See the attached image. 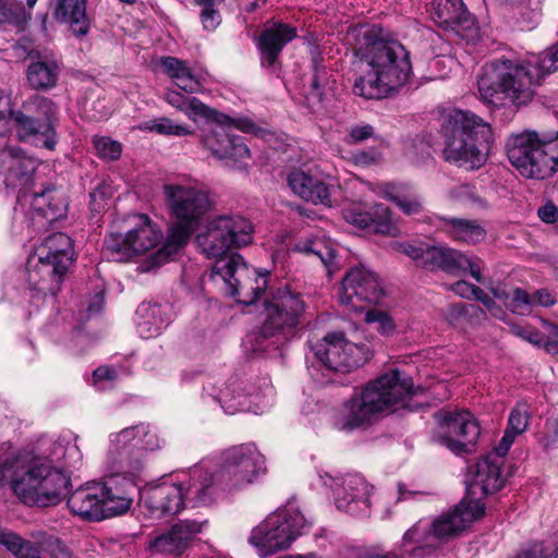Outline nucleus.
Here are the masks:
<instances>
[{
  "label": "nucleus",
  "mask_w": 558,
  "mask_h": 558,
  "mask_svg": "<svg viewBox=\"0 0 558 558\" xmlns=\"http://www.w3.org/2000/svg\"><path fill=\"white\" fill-rule=\"evenodd\" d=\"M558 70V43L553 50L523 62L495 59L477 77L480 99L495 109L519 111L529 106L549 73Z\"/></svg>",
  "instance_id": "obj_1"
},
{
  "label": "nucleus",
  "mask_w": 558,
  "mask_h": 558,
  "mask_svg": "<svg viewBox=\"0 0 558 558\" xmlns=\"http://www.w3.org/2000/svg\"><path fill=\"white\" fill-rule=\"evenodd\" d=\"M361 34L362 39L355 53L371 69L355 80L353 93L366 99L387 97L404 85L410 76L412 66L409 52L396 40L378 38L374 29H366Z\"/></svg>",
  "instance_id": "obj_2"
},
{
  "label": "nucleus",
  "mask_w": 558,
  "mask_h": 558,
  "mask_svg": "<svg viewBox=\"0 0 558 558\" xmlns=\"http://www.w3.org/2000/svg\"><path fill=\"white\" fill-rule=\"evenodd\" d=\"M9 485L28 505H58L66 495L70 478L52 460L14 453L0 463V487Z\"/></svg>",
  "instance_id": "obj_3"
},
{
  "label": "nucleus",
  "mask_w": 558,
  "mask_h": 558,
  "mask_svg": "<svg viewBox=\"0 0 558 558\" xmlns=\"http://www.w3.org/2000/svg\"><path fill=\"white\" fill-rule=\"evenodd\" d=\"M163 192L174 221L163 245L138 265L140 272L155 270L178 253L213 206L208 194L192 185L166 184Z\"/></svg>",
  "instance_id": "obj_4"
},
{
  "label": "nucleus",
  "mask_w": 558,
  "mask_h": 558,
  "mask_svg": "<svg viewBox=\"0 0 558 558\" xmlns=\"http://www.w3.org/2000/svg\"><path fill=\"white\" fill-rule=\"evenodd\" d=\"M413 395L412 383L401 379L398 371L387 373L352 395L335 412L333 427L351 433L371 426L377 415L402 403Z\"/></svg>",
  "instance_id": "obj_5"
},
{
  "label": "nucleus",
  "mask_w": 558,
  "mask_h": 558,
  "mask_svg": "<svg viewBox=\"0 0 558 558\" xmlns=\"http://www.w3.org/2000/svg\"><path fill=\"white\" fill-rule=\"evenodd\" d=\"M223 220L211 219L205 232L196 238V242L207 258H215L216 262L211 269V277H220L229 289V294L239 298L246 287V281L255 277L256 287L250 286L253 296L243 300V303L251 304L257 300L266 287L264 275L256 276L255 269H250L243 257L238 253H232L231 240L223 232L227 228Z\"/></svg>",
  "instance_id": "obj_6"
},
{
  "label": "nucleus",
  "mask_w": 558,
  "mask_h": 558,
  "mask_svg": "<svg viewBox=\"0 0 558 558\" xmlns=\"http://www.w3.org/2000/svg\"><path fill=\"white\" fill-rule=\"evenodd\" d=\"M160 447L159 436L148 424L142 423L110 434L105 459L107 477L116 484L121 478L124 482L122 488H134L144 471L146 452Z\"/></svg>",
  "instance_id": "obj_7"
},
{
  "label": "nucleus",
  "mask_w": 558,
  "mask_h": 558,
  "mask_svg": "<svg viewBox=\"0 0 558 558\" xmlns=\"http://www.w3.org/2000/svg\"><path fill=\"white\" fill-rule=\"evenodd\" d=\"M446 161L468 170L481 168L493 143L490 125L470 111H451L442 125Z\"/></svg>",
  "instance_id": "obj_8"
},
{
  "label": "nucleus",
  "mask_w": 558,
  "mask_h": 558,
  "mask_svg": "<svg viewBox=\"0 0 558 558\" xmlns=\"http://www.w3.org/2000/svg\"><path fill=\"white\" fill-rule=\"evenodd\" d=\"M73 243L63 232H56L35 247L26 265L29 290L38 294H56L69 266L73 262Z\"/></svg>",
  "instance_id": "obj_9"
},
{
  "label": "nucleus",
  "mask_w": 558,
  "mask_h": 558,
  "mask_svg": "<svg viewBox=\"0 0 558 558\" xmlns=\"http://www.w3.org/2000/svg\"><path fill=\"white\" fill-rule=\"evenodd\" d=\"M506 148L510 163L525 178L544 180L558 170V135L526 130L510 135Z\"/></svg>",
  "instance_id": "obj_10"
},
{
  "label": "nucleus",
  "mask_w": 558,
  "mask_h": 558,
  "mask_svg": "<svg viewBox=\"0 0 558 558\" xmlns=\"http://www.w3.org/2000/svg\"><path fill=\"white\" fill-rule=\"evenodd\" d=\"M310 526L311 521L300 511L295 502L289 501L256 525L251 532L248 542L260 557H267L288 549Z\"/></svg>",
  "instance_id": "obj_11"
},
{
  "label": "nucleus",
  "mask_w": 558,
  "mask_h": 558,
  "mask_svg": "<svg viewBox=\"0 0 558 558\" xmlns=\"http://www.w3.org/2000/svg\"><path fill=\"white\" fill-rule=\"evenodd\" d=\"M116 482L87 483L75 489L68 498V506L75 514L87 521H101L125 513L133 502L126 488H118Z\"/></svg>",
  "instance_id": "obj_12"
},
{
  "label": "nucleus",
  "mask_w": 558,
  "mask_h": 558,
  "mask_svg": "<svg viewBox=\"0 0 558 558\" xmlns=\"http://www.w3.org/2000/svg\"><path fill=\"white\" fill-rule=\"evenodd\" d=\"M59 108L50 98L33 94L22 102L21 109L8 110L22 141L36 138L48 150H53L58 143L57 125Z\"/></svg>",
  "instance_id": "obj_13"
},
{
  "label": "nucleus",
  "mask_w": 558,
  "mask_h": 558,
  "mask_svg": "<svg viewBox=\"0 0 558 558\" xmlns=\"http://www.w3.org/2000/svg\"><path fill=\"white\" fill-rule=\"evenodd\" d=\"M266 471L265 458L252 444L227 449L221 456L217 483L221 490L241 489L256 481Z\"/></svg>",
  "instance_id": "obj_14"
},
{
  "label": "nucleus",
  "mask_w": 558,
  "mask_h": 558,
  "mask_svg": "<svg viewBox=\"0 0 558 558\" xmlns=\"http://www.w3.org/2000/svg\"><path fill=\"white\" fill-rule=\"evenodd\" d=\"M401 251L427 270H444L448 274L466 272L482 282L481 262L446 245L400 244Z\"/></svg>",
  "instance_id": "obj_15"
},
{
  "label": "nucleus",
  "mask_w": 558,
  "mask_h": 558,
  "mask_svg": "<svg viewBox=\"0 0 558 558\" xmlns=\"http://www.w3.org/2000/svg\"><path fill=\"white\" fill-rule=\"evenodd\" d=\"M484 513L483 502L464 498L452 511L439 515L432 524L416 522L404 533V542L411 541L414 534L425 535V539L434 538L436 544L450 539L482 518Z\"/></svg>",
  "instance_id": "obj_16"
},
{
  "label": "nucleus",
  "mask_w": 558,
  "mask_h": 558,
  "mask_svg": "<svg viewBox=\"0 0 558 558\" xmlns=\"http://www.w3.org/2000/svg\"><path fill=\"white\" fill-rule=\"evenodd\" d=\"M162 239L160 229L147 215H135L132 227L124 234L111 233L105 240L108 256L124 262L136 254L145 253L157 246Z\"/></svg>",
  "instance_id": "obj_17"
},
{
  "label": "nucleus",
  "mask_w": 558,
  "mask_h": 558,
  "mask_svg": "<svg viewBox=\"0 0 558 558\" xmlns=\"http://www.w3.org/2000/svg\"><path fill=\"white\" fill-rule=\"evenodd\" d=\"M437 441L456 454L472 453L481 435L475 416L468 410H442L434 414Z\"/></svg>",
  "instance_id": "obj_18"
},
{
  "label": "nucleus",
  "mask_w": 558,
  "mask_h": 558,
  "mask_svg": "<svg viewBox=\"0 0 558 558\" xmlns=\"http://www.w3.org/2000/svg\"><path fill=\"white\" fill-rule=\"evenodd\" d=\"M265 320L287 339L293 338L305 314V303L298 292L279 289L264 301Z\"/></svg>",
  "instance_id": "obj_19"
},
{
  "label": "nucleus",
  "mask_w": 558,
  "mask_h": 558,
  "mask_svg": "<svg viewBox=\"0 0 558 558\" xmlns=\"http://www.w3.org/2000/svg\"><path fill=\"white\" fill-rule=\"evenodd\" d=\"M311 349L327 372L347 373L361 366V360L355 356L360 348L348 341L342 331L327 333Z\"/></svg>",
  "instance_id": "obj_20"
},
{
  "label": "nucleus",
  "mask_w": 558,
  "mask_h": 558,
  "mask_svg": "<svg viewBox=\"0 0 558 558\" xmlns=\"http://www.w3.org/2000/svg\"><path fill=\"white\" fill-rule=\"evenodd\" d=\"M383 294L377 275L364 266H355L344 276L339 298L342 304L360 310L365 303L378 302Z\"/></svg>",
  "instance_id": "obj_21"
},
{
  "label": "nucleus",
  "mask_w": 558,
  "mask_h": 558,
  "mask_svg": "<svg viewBox=\"0 0 558 558\" xmlns=\"http://www.w3.org/2000/svg\"><path fill=\"white\" fill-rule=\"evenodd\" d=\"M323 484L329 486L335 494L339 510L352 515H367L369 510L371 487L359 474H348L340 483L329 474L320 475Z\"/></svg>",
  "instance_id": "obj_22"
},
{
  "label": "nucleus",
  "mask_w": 558,
  "mask_h": 558,
  "mask_svg": "<svg viewBox=\"0 0 558 558\" xmlns=\"http://www.w3.org/2000/svg\"><path fill=\"white\" fill-rule=\"evenodd\" d=\"M205 524L206 521L196 519L180 520L156 535L149 543V549L162 556L181 557L191 548Z\"/></svg>",
  "instance_id": "obj_23"
},
{
  "label": "nucleus",
  "mask_w": 558,
  "mask_h": 558,
  "mask_svg": "<svg viewBox=\"0 0 558 558\" xmlns=\"http://www.w3.org/2000/svg\"><path fill=\"white\" fill-rule=\"evenodd\" d=\"M183 494V487L179 481H163L148 487L143 493L141 502L153 518L161 519L175 515L186 507Z\"/></svg>",
  "instance_id": "obj_24"
},
{
  "label": "nucleus",
  "mask_w": 558,
  "mask_h": 558,
  "mask_svg": "<svg viewBox=\"0 0 558 558\" xmlns=\"http://www.w3.org/2000/svg\"><path fill=\"white\" fill-rule=\"evenodd\" d=\"M68 201L62 189L47 186L33 194L29 204V219L35 230L47 229L52 222L65 217Z\"/></svg>",
  "instance_id": "obj_25"
},
{
  "label": "nucleus",
  "mask_w": 558,
  "mask_h": 558,
  "mask_svg": "<svg viewBox=\"0 0 558 558\" xmlns=\"http://www.w3.org/2000/svg\"><path fill=\"white\" fill-rule=\"evenodd\" d=\"M179 483L183 487L186 506L192 507L210 505L216 499L217 492L221 490L217 483V472H209L203 465L191 468Z\"/></svg>",
  "instance_id": "obj_26"
},
{
  "label": "nucleus",
  "mask_w": 558,
  "mask_h": 558,
  "mask_svg": "<svg viewBox=\"0 0 558 558\" xmlns=\"http://www.w3.org/2000/svg\"><path fill=\"white\" fill-rule=\"evenodd\" d=\"M295 37V27L280 22L267 23L258 38L262 64L274 69L283 47Z\"/></svg>",
  "instance_id": "obj_27"
},
{
  "label": "nucleus",
  "mask_w": 558,
  "mask_h": 558,
  "mask_svg": "<svg viewBox=\"0 0 558 558\" xmlns=\"http://www.w3.org/2000/svg\"><path fill=\"white\" fill-rule=\"evenodd\" d=\"M262 392L260 387L248 381L245 378H230L225 388L220 390L215 399L221 404V408L228 414H234L239 411H251L248 400L251 398L258 399Z\"/></svg>",
  "instance_id": "obj_28"
},
{
  "label": "nucleus",
  "mask_w": 558,
  "mask_h": 558,
  "mask_svg": "<svg viewBox=\"0 0 558 558\" xmlns=\"http://www.w3.org/2000/svg\"><path fill=\"white\" fill-rule=\"evenodd\" d=\"M288 184L301 198L313 204L331 206L329 187L318 177L303 169H294L288 175Z\"/></svg>",
  "instance_id": "obj_29"
},
{
  "label": "nucleus",
  "mask_w": 558,
  "mask_h": 558,
  "mask_svg": "<svg viewBox=\"0 0 558 558\" xmlns=\"http://www.w3.org/2000/svg\"><path fill=\"white\" fill-rule=\"evenodd\" d=\"M53 17L69 26L75 37H84L90 28L86 13L87 0H53Z\"/></svg>",
  "instance_id": "obj_30"
},
{
  "label": "nucleus",
  "mask_w": 558,
  "mask_h": 558,
  "mask_svg": "<svg viewBox=\"0 0 558 558\" xmlns=\"http://www.w3.org/2000/svg\"><path fill=\"white\" fill-rule=\"evenodd\" d=\"M430 14L436 23L446 28H469L473 24V17L462 0H433Z\"/></svg>",
  "instance_id": "obj_31"
},
{
  "label": "nucleus",
  "mask_w": 558,
  "mask_h": 558,
  "mask_svg": "<svg viewBox=\"0 0 558 558\" xmlns=\"http://www.w3.org/2000/svg\"><path fill=\"white\" fill-rule=\"evenodd\" d=\"M61 68L57 60L49 58L32 59L26 69V82L31 89L46 92L58 84Z\"/></svg>",
  "instance_id": "obj_32"
},
{
  "label": "nucleus",
  "mask_w": 558,
  "mask_h": 558,
  "mask_svg": "<svg viewBox=\"0 0 558 558\" xmlns=\"http://www.w3.org/2000/svg\"><path fill=\"white\" fill-rule=\"evenodd\" d=\"M169 308L157 303H142L136 311V328L142 338L158 336L169 324Z\"/></svg>",
  "instance_id": "obj_33"
},
{
  "label": "nucleus",
  "mask_w": 558,
  "mask_h": 558,
  "mask_svg": "<svg viewBox=\"0 0 558 558\" xmlns=\"http://www.w3.org/2000/svg\"><path fill=\"white\" fill-rule=\"evenodd\" d=\"M441 230L453 241L476 244L485 239L486 231L477 220L444 217Z\"/></svg>",
  "instance_id": "obj_34"
},
{
  "label": "nucleus",
  "mask_w": 558,
  "mask_h": 558,
  "mask_svg": "<svg viewBox=\"0 0 558 558\" xmlns=\"http://www.w3.org/2000/svg\"><path fill=\"white\" fill-rule=\"evenodd\" d=\"M159 65L162 72L182 90L192 94L202 88L199 77L192 73L185 61L167 56L160 58Z\"/></svg>",
  "instance_id": "obj_35"
},
{
  "label": "nucleus",
  "mask_w": 558,
  "mask_h": 558,
  "mask_svg": "<svg viewBox=\"0 0 558 558\" xmlns=\"http://www.w3.org/2000/svg\"><path fill=\"white\" fill-rule=\"evenodd\" d=\"M288 340L281 332L264 322L259 328L246 335L243 344L246 352L259 354L276 351Z\"/></svg>",
  "instance_id": "obj_36"
},
{
  "label": "nucleus",
  "mask_w": 558,
  "mask_h": 558,
  "mask_svg": "<svg viewBox=\"0 0 558 558\" xmlns=\"http://www.w3.org/2000/svg\"><path fill=\"white\" fill-rule=\"evenodd\" d=\"M165 100L173 108L184 112L192 120L197 118L218 120V111L206 106L196 97H186L180 92L169 89L165 94Z\"/></svg>",
  "instance_id": "obj_37"
},
{
  "label": "nucleus",
  "mask_w": 558,
  "mask_h": 558,
  "mask_svg": "<svg viewBox=\"0 0 558 558\" xmlns=\"http://www.w3.org/2000/svg\"><path fill=\"white\" fill-rule=\"evenodd\" d=\"M386 197L393 202L405 215H418L424 209L422 196L410 184H391L385 190Z\"/></svg>",
  "instance_id": "obj_38"
},
{
  "label": "nucleus",
  "mask_w": 558,
  "mask_h": 558,
  "mask_svg": "<svg viewBox=\"0 0 558 558\" xmlns=\"http://www.w3.org/2000/svg\"><path fill=\"white\" fill-rule=\"evenodd\" d=\"M504 485L500 465L497 460L487 457L476 465L475 483L472 488L480 487L484 495L494 494Z\"/></svg>",
  "instance_id": "obj_39"
},
{
  "label": "nucleus",
  "mask_w": 558,
  "mask_h": 558,
  "mask_svg": "<svg viewBox=\"0 0 558 558\" xmlns=\"http://www.w3.org/2000/svg\"><path fill=\"white\" fill-rule=\"evenodd\" d=\"M32 19V12L20 2L7 1L0 4V31L22 33Z\"/></svg>",
  "instance_id": "obj_40"
},
{
  "label": "nucleus",
  "mask_w": 558,
  "mask_h": 558,
  "mask_svg": "<svg viewBox=\"0 0 558 558\" xmlns=\"http://www.w3.org/2000/svg\"><path fill=\"white\" fill-rule=\"evenodd\" d=\"M216 220L227 222L223 232L230 238L233 247L246 246L252 242L254 228L246 218L240 215H222L216 217Z\"/></svg>",
  "instance_id": "obj_41"
},
{
  "label": "nucleus",
  "mask_w": 558,
  "mask_h": 558,
  "mask_svg": "<svg viewBox=\"0 0 558 558\" xmlns=\"http://www.w3.org/2000/svg\"><path fill=\"white\" fill-rule=\"evenodd\" d=\"M218 114V120L211 119L217 125L206 131L203 144L215 157L225 159L232 135L227 132L223 124L230 121V118L219 112Z\"/></svg>",
  "instance_id": "obj_42"
},
{
  "label": "nucleus",
  "mask_w": 558,
  "mask_h": 558,
  "mask_svg": "<svg viewBox=\"0 0 558 558\" xmlns=\"http://www.w3.org/2000/svg\"><path fill=\"white\" fill-rule=\"evenodd\" d=\"M0 544L16 558H41L40 549L34 543L13 532L0 531Z\"/></svg>",
  "instance_id": "obj_43"
},
{
  "label": "nucleus",
  "mask_w": 558,
  "mask_h": 558,
  "mask_svg": "<svg viewBox=\"0 0 558 558\" xmlns=\"http://www.w3.org/2000/svg\"><path fill=\"white\" fill-rule=\"evenodd\" d=\"M293 251L316 256L326 267H329L335 258L333 248L324 239L318 236L298 241Z\"/></svg>",
  "instance_id": "obj_44"
},
{
  "label": "nucleus",
  "mask_w": 558,
  "mask_h": 558,
  "mask_svg": "<svg viewBox=\"0 0 558 558\" xmlns=\"http://www.w3.org/2000/svg\"><path fill=\"white\" fill-rule=\"evenodd\" d=\"M140 129L168 136L181 137L193 134V131L189 125L175 123L167 117H159L146 121L140 126Z\"/></svg>",
  "instance_id": "obj_45"
},
{
  "label": "nucleus",
  "mask_w": 558,
  "mask_h": 558,
  "mask_svg": "<svg viewBox=\"0 0 558 558\" xmlns=\"http://www.w3.org/2000/svg\"><path fill=\"white\" fill-rule=\"evenodd\" d=\"M369 232L391 236L398 235L399 229L392 221L391 210L387 206L377 204L372 208V226Z\"/></svg>",
  "instance_id": "obj_46"
},
{
  "label": "nucleus",
  "mask_w": 558,
  "mask_h": 558,
  "mask_svg": "<svg viewBox=\"0 0 558 558\" xmlns=\"http://www.w3.org/2000/svg\"><path fill=\"white\" fill-rule=\"evenodd\" d=\"M93 144L97 155L102 159L117 160L121 156V144L110 137L94 136Z\"/></svg>",
  "instance_id": "obj_47"
},
{
  "label": "nucleus",
  "mask_w": 558,
  "mask_h": 558,
  "mask_svg": "<svg viewBox=\"0 0 558 558\" xmlns=\"http://www.w3.org/2000/svg\"><path fill=\"white\" fill-rule=\"evenodd\" d=\"M119 374L112 366H99L93 372V386L99 391H107L117 385Z\"/></svg>",
  "instance_id": "obj_48"
},
{
  "label": "nucleus",
  "mask_w": 558,
  "mask_h": 558,
  "mask_svg": "<svg viewBox=\"0 0 558 558\" xmlns=\"http://www.w3.org/2000/svg\"><path fill=\"white\" fill-rule=\"evenodd\" d=\"M367 324H374L378 332L384 336H392L396 331V324L393 319L384 311L373 308L365 315Z\"/></svg>",
  "instance_id": "obj_49"
},
{
  "label": "nucleus",
  "mask_w": 558,
  "mask_h": 558,
  "mask_svg": "<svg viewBox=\"0 0 558 558\" xmlns=\"http://www.w3.org/2000/svg\"><path fill=\"white\" fill-rule=\"evenodd\" d=\"M529 425V411L524 403H518L510 412L508 417L507 430L518 436L522 434Z\"/></svg>",
  "instance_id": "obj_50"
},
{
  "label": "nucleus",
  "mask_w": 558,
  "mask_h": 558,
  "mask_svg": "<svg viewBox=\"0 0 558 558\" xmlns=\"http://www.w3.org/2000/svg\"><path fill=\"white\" fill-rule=\"evenodd\" d=\"M507 306L515 314L526 315L532 311L531 294L524 289L515 288L511 292V298Z\"/></svg>",
  "instance_id": "obj_51"
},
{
  "label": "nucleus",
  "mask_w": 558,
  "mask_h": 558,
  "mask_svg": "<svg viewBox=\"0 0 558 558\" xmlns=\"http://www.w3.org/2000/svg\"><path fill=\"white\" fill-rule=\"evenodd\" d=\"M343 218L347 222L361 230L371 231L372 209L366 211L357 207L348 208L343 211Z\"/></svg>",
  "instance_id": "obj_52"
},
{
  "label": "nucleus",
  "mask_w": 558,
  "mask_h": 558,
  "mask_svg": "<svg viewBox=\"0 0 558 558\" xmlns=\"http://www.w3.org/2000/svg\"><path fill=\"white\" fill-rule=\"evenodd\" d=\"M485 315L484 311L476 305H466L462 302L450 304L446 310V319L449 324H456L461 317L470 313Z\"/></svg>",
  "instance_id": "obj_53"
},
{
  "label": "nucleus",
  "mask_w": 558,
  "mask_h": 558,
  "mask_svg": "<svg viewBox=\"0 0 558 558\" xmlns=\"http://www.w3.org/2000/svg\"><path fill=\"white\" fill-rule=\"evenodd\" d=\"M328 84L329 77L327 71L325 68H320L315 64L314 75L311 84V97L320 102L323 100L324 89Z\"/></svg>",
  "instance_id": "obj_54"
},
{
  "label": "nucleus",
  "mask_w": 558,
  "mask_h": 558,
  "mask_svg": "<svg viewBox=\"0 0 558 558\" xmlns=\"http://www.w3.org/2000/svg\"><path fill=\"white\" fill-rule=\"evenodd\" d=\"M41 549L50 558H71V554L66 546L56 537H48L43 544Z\"/></svg>",
  "instance_id": "obj_55"
},
{
  "label": "nucleus",
  "mask_w": 558,
  "mask_h": 558,
  "mask_svg": "<svg viewBox=\"0 0 558 558\" xmlns=\"http://www.w3.org/2000/svg\"><path fill=\"white\" fill-rule=\"evenodd\" d=\"M250 157V149L240 137L231 136L225 159L242 160Z\"/></svg>",
  "instance_id": "obj_56"
},
{
  "label": "nucleus",
  "mask_w": 558,
  "mask_h": 558,
  "mask_svg": "<svg viewBox=\"0 0 558 558\" xmlns=\"http://www.w3.org/2000/svg\"><path fill=\"white\" fill-rule=\"evenodd\" d=\"M374 134V128L369 124L364 125H355L351 128L349 134H348V143L349 144H356L360 142H363L369 137H372Z\"/></svg>",
  "instance_id": "obj_57"
},
{
  "label": "nucleus",
  "mask_w": 558,
  "mask_h": 558,
  "mask_svg": "<svg viewBox=\"0 0 558 558\" xmlns=\"http://www.w3.org/2000/svg\"><path fill=\"white\" fill-rule=\"evenodd\" d=\"M451 290L463 299H475L477 293H482V289L466 282L464 280L457 281L456 283L451 284Z\"/></svg>",
  "instance_id": "obj_58"
},
{
  "label": "nucleus",
  "mask_w": 558,
  "mask_h": 558,
  "mask_svg": "<svg viewBox=\"0 0 558 558\" xmlns=\"http://www.w3.org/2000/svg\"><path fill=\"white\" fill-rule=\"evenodd\" d=\"M475 300L480 301L493 317L504 319L506 315L504 310L483 289L482 293H477Z\"/></svg>",
  "instance_id": "obj_59"
},
{
  "label": "nucleus",
  "mask_w": 558,
  "mask_h": 558,
  "mask_svg": "<svg viewBox=\"0 0 558 558\" xmlns=\"http://www.w3.org/2000/svg\"><path fill=\"white\" fill-rule=\"evenodd\" d=\"M532 308L535 306H553L556 303V296L547 289H539L531 294Z\"/></svg>",
  "instance_id": "obj_60"
},
{
  "label": "nucleus",
  "mask_w": 558,
  "mask_h": 558,
  "mask_svg": "<svg viewBox=\"0 0 558 558\" xmlns=\"http://www.w3.org/2000/svg\"><path fill=\"white\" fill-rule=\"evenodd\" d=\"M537 216L545 223H555L558 221V208L554 203L547 202L538 208Z\"/></svg>",
  "instance_id": "obj_61"
},
{
  "label": "nucleus",
  "mask_w": 558,
  "mask_h": 558,
  "mask_svg": "<svg viewBox=\"0 0 558 558\" xmlns=\"http://www.w3.org/2000/svg\"><path fill=\"white\" fill-rule=\"evenodd\" d=\"M517 558H551V554H546L544 544L537 543L523 550Z\"/></svg>",
  "instance_id": "obj_62"
},
{
  "label": "nucleus",
  "mask_w": 558,
  "mask_h": 558,
  "mask_svg": "<svg viewBox=\"0 0 558 558\" xmlns=\"http://www.w3.org/2000/svg\"><path fill=\"white\" fill-rule=\"evenodd\" d=\"M514 332L530 343L538 345L543 342L542 333L535 329L518 327Z\"/></svg>",
  "instance_id": "obj_63"
},
{
  "label": "nucleus",
  "mask_w": 558,
  "mask_h": 558,
  "mask_svg": "<svg viewBox=\"0 0 558 558\" xmlns=\"http://www.w3.org/2000/svg\"><path fill=\"white\" fill-rule=\"evenodd\" d=\"M380 160V154L378 151H360L354 155V161L361 166H369Z\"/></svg>",
  "instance_id": "obj_64"
}]
</instances>
